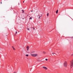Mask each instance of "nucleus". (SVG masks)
Returning a JSON list of instances; mask_svg holds the SVG:
<instances>
[{"label": "nucleus", "mask_w": 73, "mask_h": 73, "mask_svg": "<svg viewBox=\"0 0 73 73\" xmlns=\"http://www.w3.org/2000/svg\"><path fill=\"white\" fill-rule=\"evenodd\" d=\"M73 66V60L70 61V67L72 68Z\"/></svg>", "instance_id": "1"}, {"label": "nucleus", "mask_w": 73, "mask_h": 73, "mask_svg": "<svg viewBox=\"0 0 73 73\" xmlns=\"http://www.w3.org/2000/svg\"><path fill=\"white\" fill-rule=\"evenodd\" d=\"M68 65V63L67 62L65 61L64 63V67H67V66Z\"/></svg>", "instance_id": "2"}, {"label": "nucleus", "mask_w": 73, "mask_h": 73, "mask_svg": "<svg viewBox=\"0 0 73 73\" xmlns=\"http://www.w3.org/2000/svg\"><path fill=\"white\" fill-rule=\"evenodd\" d=\"M31 56H33V57H36V56H37L38 54H31Z\"/></svg>", "instance_id": "3"}, {"label": "nucleus", "mask_w": 73, "mask_h": 73, "mask_svg": "<svg viewBox=\"0 0 73 73\" xmlns=\"http://www.w3.org/2000/svg\"><path fill=\"white\" fill-rule=\"evenodd\" d=\"M42 68H44V69H45L46 70H47L48 69V68H47L45 67L42 66Z\"/></svg>", "instance_id": "4"}, {"label": "nucleus", "mask_w": 73, "mask_h": 73, "mask_svg": "<svg viewBox=\"0 0 73 73\" xmlns=\"http://www.w3.org/2000/svg\"><path fill=\"white\" fill-rule=\"evenodd\" d=\"M27 51H28V50H29V46H27Z\"/></svg>", "instance_id": "5"}, {"label": "nucleus", "mask_w": 73, "mask_h": 73, "mask_svg": "<svg viewBox=\"0 0 73 73\" xmlns=\"http://www.w3.org/2000/svg\"><path fill=\"white\" fill-rule=\"evenodd\" d=\"M12 48H13V50H16V49H15V48H14V47L12 46Z\"/></svg>", "instance_id": "6"}, {"label": "nucleus", "mask_w": 73, "mask_h": 73, "mask_svg": "<svg viewBox=\"0 0 73 73\" xmlns=\"http://www.w3.org/2000/svg\"><path fill=\"white\" fill-rule=\"evenodd\" d=\"M43 54H45L46 53V52H44V51H43Z\"/></svg>", "instance_id": "7"}, {"label": "nucleus", "mask_w": 73, "mask_h": 73, "mask_svg": "<svg viewBox=\"0 0 73 73\" xmlns=\"http://www.w3.org/2000/svg\"><path fill=\"white\" fill-rule=\"evenodd\" d=\"M32 17H30V18H29V20H32Z\"/></svg>", "instance_id": "8"}, {"label": "nucleus", "mask_w": 73, "mask_h": 73, "mask_svg": "<svg viewBox=\"0 0 73 73\" xmlns=\"http://www.w3.org/2000/svg\"><path fill=\"white\" fill-rule=\"evenodd\" d=\"M58 10H57L56 11V13H58Z\"/></svg>", "instance_id": "9"}, {"label": "nucleus", "mask_w": 73, "mask_h": 73, "mask_svg": "<svg viewBox=\"0 0 73 73\" xmlns=\"http://www.w3.org/2000/svg\"><path fill=\"white\" fill-rule=\"evenodd\" d=\"M48 16H49V13H47V16L48 17Z\"/></svg>", "instance_id": "10"}, {"label": "nucleus", "mask_w": 73, "mask_h": 73, "mask_svg": "<svg viewBox=\"0 0 73 73\" xmlns=\"http://www.w3.org/2000/svg\"><path fill=\"white\" fill-rule=\"evenodd\" d=\"M25 56H26L27 57H28V54H26L25 55Z\"/></svg>", "instance_id": "11"}, {"label": "nucleus", "mask_w": 73, "mask_h": 73, "mask_svg": "<svg viewBox=\"0 0 73 73\" xmlns=\"http://www.w3.org/2000/svg\"><path fill=\"white\" fill-rule=\"evenodd\" d=\"M38 16H39V19H40V15H38Z\"/></svg>", "instance_id": "12"}, {"label": "nucleus", "mask_w": 73, "mask_h": 73, "mask_svg": "<svg viewBox=\"0 0 73 73\" xmlns=\"http://www.w3.org/2000/svg\"><path fill=\"white\" fill-rule=\"evenodd\" d=\"M17 32L16 31V32H15V35H16V34H17Z\"/></svg>", "instance_id": "13"}, {"label": "nucleus", "mask_w": 73, "mask_h": 73, "mask_svg": "<svg viewBox=\"0 0 73 73\" xmlns=\"http://www.w3.org/2000/svg\"><path fill=\"white\" fill-rule=\"evenodd\" d=\"M45 60H46V61H47V60H48V59H45Z\"/></svg>", "instance_id": "14"}, {"label": "nucleus", "mask_w": 73, "mask_h": 73, "mask_svg": "<svg viewBox=\"0 0 73 73\" xmlns=\"http://www.w3.org/2000/svg\"><path fill=\"white\" fill-rule=\"evenodd\" d=\"M22 11H23V12H22V13H24V10H22Z\"/></svg>", "instance_id": "15"}, {"label": "nucleus", "mask_w": 73, "mask_h": 73, "mask_svg": "<svg viewBox=\"0 0 73 73\" xmlns=\"http://www.w3.org/2000/svg\"><path fill=\"white\" fill-rule=\"evenodd\" d=\"M27 29L28 31H29V29Z\"/></svg>", "instance_id": "16"}, {"label": "nucleus", "mask_w": 73, "mask_h": 73, "mask_svg": "<svg viewBox=\"0 0 73 73\" xmlns=\"http://www.w3.org/2000/svg\"><path fill=\"white\" fill-rule=\"evenodd\" d=\"M52 54H53V55L54 54H55L54 53H52Z\"/></svg>", "instance_id": "17"}, {"label": "nucleus", "mask_w": 73, "mask_h": 73, "mask_svg": "<svg viewBox=\"0 0 73 73\" xmlns=\"http://www.w3.org/2000/svg\"><path fill=\"white\" fill-rule=\"evenodd\" d=\"M13 73H16V72H14Z\"/></svg>", "instance_id": "18"}, {"label": "nucleus", "mask_w": 73, "mask_h": 73, "mask_svg": "<svg viewBox=\"0 0 73 73\" xmlns=\"http://www.w3.org/2000/svg\"><path fill=\"white\" fill-rule=\"evenodd\" d=\"M71 38H73V37H71Z\"/></svg>", "instance_id": "19"}, {"label": "nucleus", "mask_w": 73, "mask_h": 73, "mask_svg": "<svg viewBox=\"0 0 73 73\" xmlns=\"http://www.w3.org/2000/svg\"><path fill=\"white\" fill-rule=\"evenodd\" d=\"M33 29H35V28H33Z\"/></svg>", "instance_id": "20"}, {"label": "nucleus", "mask_w": 73, "mask_h": 73, "mask_svg": "<svg viewBox=\"0 0 73 73\" xmlns=\"http://www.w3.org/2000/svg\"><path fill=\"white\" fill-rule=\"evenodd\" d=\"M37 61H39V60H38Z\"/></svg>", "instance_id": "21"}, {"label": "nucleus", "mask_w": 73, "mask_h": 73, "mask_svg": "<svg viewBox=\"0 0 73 73\" xmlns=\"http://www.w3.org/2000/svg\"><path fill=\"white\" fill-rule=\"evenodd\" d=\"M1 4H2V2H1Z\"/></svg>", "instance_id": "22"}, {"label": "nucleus", "mask_w": 73, "mask_h": 73, "mask_svg": "<svg viewBox=\"0 0 73 73\" xmlns=\"http://www.w3.org/2000/svg\"><path fill=\"white\" fill-rule=\"evenodd\" d=\"M31 12H33V11H31Z\"/></svg>", "instance_id": "23"}, {"label": "nucleus", "mask_w": 73, "mask_h": 73, "mask_svg": "<svg viewBox=\"0 0 73 73\" xmlns=\"http://www.w3.org/2000/svg\"><path fill=\"white\" fill-rule=\"evenodd\" d=\"M73 54H72L71 55V56H73Z\"/></svg>", "instance_id": "24"}, {"label": "nucleus", "mask_w": 73, "mask_h": 73, "mask_svg": "<svg viewBox=\"0 0 73 73\" xmlns=\"http://www.w3.org/2000/svg\"><path fill=\"white\" fill-rule=\"evenodd\" d=\"M23 3H24V1H23Z\"/></svg>", "instance_id": "25"}, {"label": "nucleus", "mask_w": 73, "mask_h": 73, "mask_svg": "<svg viewBox=\"0 0 73 73\" xmlns=\"http://www.w3.org/2000/svg\"><path fill=\"white\" fill-rule=\"evenodd\" d=\"M42 16V15H41V16Z\"/></svg>", "instance_id": "26"}, {"label": "nucleus", "mask_w": 73, "mask_h": 73, "mask_svg": "<svg viewBox=\"0 0 73 73\" xmlns=\"http://www.w3.org/2000/svg\"><path fill=\"white\" fill-rule=\"evenodd\" d=\"M0 49H1L0 48Z\"/></svg>", "instance_id": "27"}]
</instances>
